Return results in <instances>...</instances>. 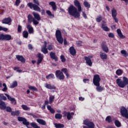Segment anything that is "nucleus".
I'll use <instances>...</instances> for the list:
<instances>
[{
    "label": "nucleus",
    "mask_w": 128,
    "mask_h": 128,
    "mask_svg": "<svg viewBox=\"0 0 128 128\" xmlns=\"http://www.w3.org/2000/svg\"><path fill=\"white\" fill-rule=\"evenodd\" d=\"M44 87L48 90H56V87L54 85H52L50 84H48V83H46L44 84Z\"/></svg>",
    "instance_id": "18"
},
{
    "label": "nucleus",
    "mask_w": 128,
    "mask_h": 128,
    "mask_svg": "<svg viewBox=\"0 0 128 128\" xmlns=\"http://www.w3.org/2000/svg\"><path fill=\"white\" fill-rule=\"evenodd\" d=\"M112 16L114 20H115V22H118V19L116 18L118 12H116V9L113 8L112 10Z\"/></svg>",
    "instance_id": "12"
},
{
    "label": "nucleus",
    "mask_w": 128,
    "mask_h": 128,
    "mask_svg": "<svg viewBox=\"0 0 128 128\" xmlns=\"http://www.w3.org/2000/svg\"><path fill=\"white\" fill-rule=\"evenodd\" d=\"M22 28L20 25H18V34H20V32H22Z\"/></svg>",
    "instance_id": "55"
},
{
    "label": "nucleus",
    "mask_w": 128,
    "mask_h": 128,
    "mask_svg": "<svg viewBox=\"0 0 128 128\" xmlns=\"http://www.w3.org/2000/svg\"><path fill=\"white\" fill-rule=\"evenodd\" d=\"M36 122L39 124H41L42 126H46V122L44 120L40 118L36 119Z\"/></svg>",
    "instance_id": "24"
},
{
    "label": "nucleus",
    "mask_w": 128,
    "mask_h": 128,
    "mask_svg": "<svg viewBox=\"0 0 128 128\" xmlns=\"http://www.w3.org/2000/svg\"><path fill=\"white\" fill-rule=\"evenodd\" d=\"M116 74L117 76H122V74H124V72L122 71V70H120V69H118L116 70Z\"/></svg>",
    "instance_id": "41"
},
{
    "label": "nucleus",
    "mask_w": 128,
    "mask_h": 128,
    "mask_svg": "<svg viewBox=\"0 0 128 128\" xmlns=\"http://www.w3.org/2000/svg\"><path fill=\"white\" fill-rule=\"evenodd\" d=\"M28 88H30L31 90H34V92H38V88L34 86H29Z\"/></svg>",
    "instance_id": "47"
},
{
    "label": "nucleus",
    "mask_w": 128,
    "mask_h": 128,
    "mask_svg": "<svg viewBox=\"0 0 128 128\" xmlns=\"http://www.w3.org/2000/svg\"><path fill=\"white\" fill-rule=\"evenodd\" d=\"M76 44L78 46H82V42L81 40L76 41Z\"/></svg>",
    "instance_id": "56"
},
{
    "label": "nucleus",
    "mask_w": 128,
    "mask_h": 128,
    "mask_svg": "<svg viewBox=\"0 0 128 128\" xmlns=\"http://www.w3.org/2000/svg\"><path fill=\"white\" fill-rule=\"evenodd\" d=\"M6 103L2 100H0V109L6 110Z\"/></svg>",
    "instance_id": "25"
},
{
    "label": "nucleus",
    "mask_w": 128,
    "mask_h": 128,
    "mask_svg": "<svg viewBox=\"0 0 128 128\" xmlns=\"http://www.w3.org/2000/svg\"><path fill=\"white\" fill-rule=\"evenodd\" d=\"M26 28L28 29L29 34H34V28L30 24H28L26 26Z\"/></svg>",
    "instance_id": "27"
},
{
    "label": "nucleus",
    "mask_w": 128,
    "mask_h": 128,
    "mask_svg": "<svg viewBox=\"0 0 128 128\" xmlns=\"http://www.w3.org/2000/svg\"><path fill=\"white\" fill-rule=\"evenodd\" d=\"M47 108L48 110H50V112H51V114H54V112H56V110H54V109L52 108V106L48 105L47 106Z\"/></svg>",
    "instance_id": "36"
},
{
    "label": "nucleus",
    "mask_w": 128,
    "mask_h": 128,
    "mask_svg": "<svg viewBox=\"0 0 128 128\" xmlns=\"http://www.w3.org/2000/svg\"><path fill=\"white\" fill-rule=\"evenodd\" d=\"M36 58H38L36 64L38 66L40 64H42V60H44V55L42 54H41L40 53H38L36 55Z\"/></svg>",
    "instance_id": "14"
},
{
    "label": "nucleus",
    "mask_w": 128,
    "mask_h": 128,
    "mask_svg": "<svg viewBox=\"0 0 128 128\" xmlns=\"http://www.w3.org/2000/svg\"><path fill=\"white\" fill-rule=\"evenodd\" d=\"M72 118V116H71L70 112H68L67 114V119L68 120H70Z\"/></svg>",
    "instance_id": "51"
},
{
    "label": "nucleus",
    "mask_w": 128,
    "mask_h": 128,
    "mask_svg": "<svg viewBox=\"0 0 128 128\" xmlns=\"http://www.w3.org/2000/svg\"><path fill=\"white\" fill-rule=\"evenodd\" d=\"M56 128H64V125L62 124L56 123L54 124Z\"/></svg>",
    "instance_id": "34"
},
{
    "label": "nucleus",
    "mask_w": 128,
    "mask_h": 128,
    "mask_svg": "<svg viewBox=\"0 0 128 128\" xmlns=\"http://www.w3.org/2000/svg\"><path fill=\"white\" fill-rule=\"evenodd\" d=\"M50 6H52V8L54 12H56V2H51L49 3Z\"/></svg>",
    "instance_id": "30"
},
{
    "label": "nucleus",
    "mask_w": 128,
    "mask_h": 128,
    "mask_svg": "<svg viewBox=\"0 0 128 128\" xmlns=\"http://www.w3.org/2000/svg\"><path fill=\"white\" fill-rule=\"evenodd\" d=\"M6 112H12V108L10 107V106H7L6 107Z\"/></svg>",
    "instance_id": "59"
},
{
    "label": "nucleus",
    "mask_w": 128,
    "mask_h": 128,
    "mask_svg": "<svg viewBox=\"0 0 128 128\" xmlns=\"http://www.w3.org/2000/svg\"><path fill=\"white\" fill-rule=\"evenodd\" d=\"M55 75L56 78H58V80H64V75L60 70H56L55 72Z\"/></svg>",
    "instance_id": "9"
},
{
    "label": "nucleus",
    "mask_w": 128,
    "mask_h": 128,
    "mask_svg": "<svg viewBox=\"0 0 128 128\" xmlns=\"http://www.w3.org/2000/svg\"><path fill=\"white\" fill-rule=\"evenodd\" d=\"M20 4V0H16L15 2V4L16 6H18Z\"/></svg>",
    "instance_id": "61"
},
{
    "label": "nucleus",
    "mask_w": 128,
    "mask_h": 128,
    "mask_svg": "<svg viewBox=\"0 0 128 128\" xmlns=\"http://www.w3.org/2000/svg\"><path fill=\"white\" fill-rule=\"evenodd\" d=\"M33 2H28L27 4L28 7L30 10H34L35 12H42L40 8V2L38 0H32Z\"/></svg>",
    "instance_id": "2"
},
{
    "label": "nucleus",
    "mask_w": 128,
    "mask_h": 128,
    "mask_svg": "<svg viewBox=\"0 0 128 128\" xmlns=\"http://www.w3.org/2000/svg\"><path fill=\"white\" fill-rule=\"evenodd\" d=\"M84 124L86 126H83V128H94L95 125L94 122H90L88 120H86L84 121Z\"/></svg>",
    "instance_id": "7"
},
{
    "label": "nucleus",
    "mask_w": 128,
    "mask_h": 128,
    "mask_svg": "<svg viewBox=\"0 0 128 128\" xmlns=\"http://www.w3.org/2000/svg\"><path fill=\"white\" fill-rule=\"evenodd\" d=\"M114 124L116 128H120L122 126V124L118 120H115Z\"/></svg>",
    "instance_id": "38"
},
{
    "label": "nucleus",
    "mask_w": 128,
    "mask_h": 128,
    "mask_svg": "<svg viewBox=\"0 0 128 128\" xmlns=\"http://www.w3.org/2000/svg\"><path fill=\"white\" fill-rule=\"evenodd\" d=\"M0 98H2L3 100H6V97L4 96L3 94H0Z\"/></svg>",
    "instance_id": "58"
},
{
    "label": "nucleus",
    "mask_w": 128,
    "mask_h": 128,
    "mask_svg": "<svg viewBox=\"0 0 128 128\" xmlns=\"http://www.w3.org/2000/svg\"><path fill=\"white\" fill-rule=\"evenodd\" d=\"M121 54H123L125 58H126L127 56H128V52H126V50H122Z\"/></svg>",
    "instance_id": "45"
},
{
    "label": "nucleus",
    "mask_w": 128,
    "mask_h": 128,
    "mask_svg": "<svg viewBox=\"0 0 128 128\" xmlns=\"http://www.w3.org/2000/svg\"><path fill=\"white\" fill-rule=\"evenodd\" d=\"M116 32L119 38H126V36L122 34V30H120V29H118L116 30Z\"/></svg>",
    "instance_id": "28"
},
{
    "label": "nucleus",
    "mask_w": 128,
    "mask_h": 128,
    "mask_svg": "<svg viewBox=\"0 0 128 128\" xmlns=\"http://www.w3.org/2000/svg\"><path fill=\"white\" fill-rule=\"evenodd\" d=\"M74 6L77 8L78 10V12H82V6L80 5V3L78 0H74Z\"/></svg>",
    "instance_id": "15"
},
{
    "label": "nucleus",
    "mask_w": 128,
    "mask_h": 128,
    "mask_svg": "<svg viewBox=\"0 0 128 128\" xmlns=\"http://www.w3.org/2000/svg\"><path fill=\"white\" fill-rule=\"evenodd\" d=\"M3 30L4 32H6L7 30H8V28H4L2 26H0V32Z\"/></svg>",
    "instance_id": "57"
},
{
    "label": "nucleus",
    "mask_w": 128,
    "mask_h": 128,
    "mask_svg": "<svg viewBox=\"0 0 128 128\" xmlns=\"http://www.w3.org/2000/svg\"><path fill=\"white\" fill-rule=\"evenodd\" d=\"M46 80H54L56 78V76H54V74H50L46 76Z\"/></svg>",
    "instance_id": "31"
},
{
    "label": "nucleus",
    "mask_w": 128,
    "mask_h": 128,
    "mask_svg": "<svg viewBox=\"0 0 128 128\" xmlns=\"http://www.w3.org/2000/svg\"><path fill=\"white\" fill-rule=\"evenodd\" d=\"M56 40L60 44H62L64 42V38H62V32L60 30H56Z\"/></svg>",
    "instance_id": "6"
},
{
    "label": "nucleus",
    "mask_w": 128,
    "mask_h": 128,
    "mask_svg": "<svg viewBox=\"0 0 128 128\" xmlns=\"http://www.w3.org/2000/svg\"><path fill=\"white\" fill-rule=\"evenodd\" d=\"M120 112L123 118H126L128 120V111L126 107L124 106H121Z\"/></svg>",
    "instance_id": "8"
},
{
    "label": "nucleus",
    "mask_w": 128,
    "mask_h": 128,
    "mask_svg": "<svg viewBox=\"0 0 128 128\" xmlns=\"http://www.w3.org/2000/svg\"><path fill=\"white\" fill-rule=\"evenodd\" d=\"M68 12L70 16H74L76 18H78L80 16V13L78 11L76 8L73 5L70 6L68 8Z\"/></svg>",
    "instance_id": "3"
},
{
    "label": "nucleus",
    "mask_w": 128,
    "mask_h": 128,
    "mask_svg": "<svg viewBox=\"0 0 128 128\" xmlns=\"http://www.w3.org/2000/svg\"><path fill=\"white\" fill-rule=\"evenodd\" d=\"M14 38L8 34H0V40L4 42H8L9 40H12Z\"/></svg>",
    "instance_id": "5"
},
{
    "label": "nucleus",
    "mask_w": 128,
    "mask_h": 128,
    "mask_svg": "<svg viewBox=\"0 0 128 128\" xmlns=\"http://www.w3.org/2000/svg\"><path fill=\"white\" fill-rule=\"evenodd\" d=\"M34 18L32 17V15L28 14V24H32Z\"/></svg>",
    "instance_id": "35"
},
{
    "label": "nucleus",
    "mask_w": 128,
    "mask_h": 128,
    "mask_svg": "<svg viewBox=\"0 0 128 128\" xmlns=\"http://www.w3.org/2000/svg\"><path fill=\"white\" fill-rule=\"evenodd\" d=\"M20 110L17 111H12L11 112V115L12 116H20Z\"/></svg>",
    "instance_id": "33"
},
{
    "label": "nucleus",
    "mask_w": 128,
    "mask_h": 128,
    "mask_svg": "<svg viewBox=\"0 0 128 128\" xmlns=\"http://www.w3.org/2000/svg\"><path fill=\"white\" fill-rule=\"evenodd\" d=\"M54 96H50V98H49L50 104H52V102H54Z\"/></svg>",
    "instance_id": "48"
},
{
    "label": "nucleus",
    "mask_w": 128,
    "mask_h": 128,
    "mask_svg": "<svg viewBox=\"0 0 128 128\" xmlns=\"http://www.w3.org/2000/svg\"><path fill=\"white\" fill-rule=\"evenodd\" d=\"M32 22L34 24V26H38V24H40V22H38V20H36L34 18H33V20Z\"/></svg>",
    "instance_id": "52"
},
{
    "label": "nucleus",
    "mask_w": 128,
    "mask_h": 128,
    "mask_svg": "<svg viewBox=\"0 0 128 128\" xmlns=\"http://www.w3.org/2000/svg\"><path fill=\"white\" fill-rule=\"evenodd\" d=\"M12 22V18L10 17H8L7 18H4L2 20V24H10Z\"/></svg>",
    "instance_id": "16"
},
{
    "label": "nucleus",
    "mask_w": 128,
    "mask_h": 128,
    "mask_svg": "<svg viewBox=\"0 0 128 128\" xmlns=\"http://www.w3.org/2000/svg\"><path fill=\"white\" fill-rule=\"evenodd\" d=\"M27 114L28 116H32L33 118H36V115H34V114L32 113H30V112H28L27 113Z\"/></svg>",
    "instance_id": "64"
},
{
    "label": "nucleus",
    "mask_w": 128,
    "mask_h": 128,
    "mask_svg": "<svg viewBox=\"0 0 128 128\" xmlns=\"http://www.w3.org/2000/svg\"><path fill=\"white\" fill-rule=\"evenodd\" d=\"M102 28L104 30V32H110V29L108 26H106V22L104 21L102 22Z\"/></svg>",
    "instance_id": "21"
},
{
    "label": "nucleus",
    "mask_w": 128,
    "mask_h": 128,
    "mask_svg": "<svg viewBox=\"0 0 128 128\" xmlns=\"http://www.w3.org/2000/svg\"><path fill=\"white\" fill-rule=\"evenodd\" d=\"M18 86V82L16 81H14L12 84L10 86V88H14Z\"/></svg>",
    "instance_id": "39"
},
{
    "label": "nucleus",
    "mask_w": 128,
    "mask_h": 128,
    "mask_svg": "<svg viewBox=\"0 0 128 128\" xmlns=\"http://www.w3.org/2000/svg\"><path fill=\"white\" fill-rule=\"evenodd\" d=\"M50 58H52V60H54L55 62H58V56L56 55V53L54 52H50Z\"/></svg>",
    "instance_id": "19"
},
{
    "label": "nucleus",
    "mask_w": 128,
    "mask_h": 128,
    "mask_svg": "<svg viewBox=\"0 0 128 128\" xmlns=\"http://www.w3.org/2000/svg\"><path fill=\"white\" fill-rule=\"evenodd\" d=\"M68 112H66V111H64L63 112V118H66V116H68Z\"/></svg>",
    "instance_id": "63"
},
{
    "label": "nucleus",
    "mask_w": 128,
    "mask_h": 128,
    "mask_svg": "<svg viewBox=\"0 0 128 128\" xmlns=\"http://www.w3.org/2000/svg\"><path fill=\"white\" fill-rule=\"evenodd\" d=\"M41 52H43V54H48V50L47 48H42Z\"/></svg>",
    "instance_id": "44"
},
{
    "label": "nucleus",
    "mask_w": 128,
    "mask_h": 128,
    "mask_svg": "<svg viewBox=\"0 0 128 128\" xmlns=\"http://www.w3.org/2000/svg\"><path fill=\"white\" fill-rule=\"evenodd\" d=\"M5 96H6L7 97L8 100L10 102V104H14V106H16V98H12L10 96L8 95V94H5Z\"/></svg>",
    "instance_id": "11"
},
{
    "label": "nucleus",
    "mask_w": 128,
    "mask_h": 128,
    "mask_svg": "<svg viewBox=\"0 0 128 128\" xmlns=\"http://www.w3.org/2000/svg\"><path fill=\"white\" fill-rule=\"evenodd\" d=\"M61 72H64V74H66L67 78L70 77V74H68V68H62L61 70Z\"/></svg>",
    "instance_id": "29"
},
{
    "label": "nucleus",
    "mask_w": 128,
    "mask_h": 128,
    "mask_svg": "<svg viewBox=\"0 0 128 128\" xmlns=\"http://www.w3.org/2000/svg\"><path fill=\"white\" fill-rule=\"evenodd\" d=\"M22 110H30V108L29 107H28V106L25 104H22Z\"/></svg>",
    "instance_id": "43"
},
{
    "label": "nucleus",
    "mask_w": 128,
    "mask_h": 128,
    "mask_svg": "<svg viewBox=\"0 0 128 128\" xmlns=\"http://www.w3.org/2000/svg\"><path fill=\"white\" fill-rule=\"evenodd\" d=\"M46 14H48V16H52L53 18H54V15L52 14V12H50L48 10H47L46 11Z\"/></svg>",
    "instance_id": "49"
},
{
    "label": "nucleus",
    "mask_w": 128,
    "mask_h": 128,
    "mask_svg": "<svg viewBox=\"0 0 128 128\" xmlns=\"http://www.w3.org/2000/svg\"><path fill=\"white\" fill-rule=\"evenodd\" d=\"M102 20V18L101 16H98L96 18V22H100Z\"/></svg>",
    "instance_id": "54"
},
{
    "label": "nucleus",
    "mask_w": 128,
    "mask_h": 128,
    "mask_svg": "<svg viewBox=\"0 0 128 128\" xmlns=\"http://www.w3.org/2000/svg\"><path fill=\"white\" fill-rule=\"evenodd\" d=\"M60 59L61 60L62 62H66V58L64 57V56L61 55L60 56Z\"/></svg>",
    "instance_id": "50"
},
{
    "label": "nucleus",
    "mask_w": 128,
    "mask_h": 128,
    "mask_svg": "<svg viewBox=\"0 0 128 128\" xmlns=\"http://www.w3.org/2000/svg\"><path fill=\"white\" fill-rule=\"evenodd\" d=\"M101 48L105 52H108V48L106 46V42L103 41L101 44Z\"/></svg>",
    "instance_id": "13"
},
{
    "label": "nucleus",
    "mask_w": 128,
    "mask_h": 128,
    "mask_svg": "<svg viewBox=\"0 0 128 128\" xmlns=\"http://www.w3.org/2000/svg\"><path fill=\"white\" fill-rule=\"evenodd\" d=\"M108 38H114V33L110 32L108 34Z\"/></svg>",
    "instance_id": "62"
},
{
    "label": "nucleus",
    "mask_w": 128,
    "mask_h": 128,
    "mask_svg": "<svg viewBox=\"0 0 128 128\" xmlns=\"http://www.w3.org/2000/svg\"><path fill=\"white\" fill-rule=\"evenodd\" d=\"M84 5L85 8H90V3L86 1H84Z\"/></svg>",
    "instance_id": "46"
},
{
    "label": "nucleus",
    "mask_w": 128,
    "mask_h": 128,
    "mask_svg": "<svg viewBox=\"0 0 128 128\" xmlns=\"http://www.w3.org/2000/svg\"><path fill=\"white\" fill-rule=\"evenodd\" d=\"M106 122H107L108 124H110L112 122V119L111 116H107L105 119Z\"/></svg>",
    "instance_id": "37"
},
{
    "label": "nucleus",
    "mask_w": 128,
    "mask_h": 128,
    "mask_svg": "<svg viewBox=\"0 0 128 128\" xmlns=\"http://www.w3.org/2000/svg\"><path fill=\"white\" fill-rule=\"evenodd\" d=\"M20 68L18 67H14V70H16V72H22V70H18Z\"/></svg>",
    "instance_id": "60"
},
{
    "label": "nucleus",
    "mask_w": 128,
    "mask_h": 128,
    "mask_svg": "<svg viewBox=\"0 0 128 128\" xmlns=\"http://www.w3.org/2000/svg\"><path fill=\"white\" fill-rule=\"evenodd\" d=\"M100 75L96 74L94 75L93 78V84L94 86H98L100 84Z\"/></svg>",
    "instance_id": "10"
},
{
    "label": "nucleus",
    "mask_w": 128,
    "mask_h": 128,
    "mask_svg": "<svg viewBox=\"0 0 128 128\" xmlns=\"http://www.w3.org/2000/svg\"><path fill=\"white\" fill-rule=\"evenodd\" d=\"M32 14L34 18V19L36 20L38 22L40 21V20L41 18L40 16V14H38V13L36 12H33Z\"/></svg>",
    "instance_id": "22"
},
{
    "label": "nucleus",
    "mask_w": 128,
    "mask_h": 128,
    "mask_svg": "<svg viewBox=\"0 0 128 128\" xmlns=\"http://www.w3.org/2000/svg\"><path fill=\"white\" fill-rule=\"evenodd\" d=\"M53 46H52V44H48L47 47V50H54Z\"/></svg>",
    "instance_id": "53"
},
{
    "label": "nucleus",
    "mask_w": 128,
    "mask_h": 128,
    "mask_svg": "<svg viewBox=\"0 0 128 128\" xmlns=\"http://www.w3.org/2000/svg\"><path fill=\"white\" fill-rule=\"evenodd\" d=\"M84 60L86 62V64L89 66H92V59H90L86 56H84Z\"/></svg>",
    "instance_id": "17"
},
{
    "label": "nucleus",
    "mask_w": 128,
    "mask_h": 128,
    "mask_svg": "<svg viewBox=\"0 0 128 128\" xmlns=\"http://www.w3.org/2000/svg\"><path fill=\"white\" fill-rule=\"evenodd\" d=\"M96 86V90L97 92H102V91L104 90V88L102 87L100 84L98 86Z\"/></svg>",
    "instance_id": "32"
},
{
    "label": "nucleus",
    "mask_w": 128,
    "mask_h": 128,
    "mask_svg": "<svg viewBox=\"0 0 128 128\" xmlns=\"http://www.w3.org/2000/svg\"><path fill=\"white\" fill-rule=\"evenodd\" d=\"M16 58L18 60L19 62H22L23 64H24L26 62V59L22 56L20 55H16Z\"/></svg>",
    "instance_id": "20"
},
{
    "label": "nucleus",
    "mask_w": 128,
    "mask_h": 128,
    "mask_svg": "<svg viewBox=\"0 0 128 128\" xmlns=\"http://www.w3.org/2000/svg\"><path fill=\"white\" fill-rule=\"evenodd\" d=\"M22 36L24 38H28V32L26 30H24L22 32Z\"/></svg>",
    "instance_id": "42"
},
{
    "label": "nucleus",
    "mask_w": 128,
    "mask_h": 128,
    "mask_svg": "<svg viewBox=\"0 0 128 128\" xmlns=\"http://www.w3.org/2000/svg\"><path fill=\"white\" fill-rule=\"evenodd\" d=\"M116 83L119 88H124L127 86V90H128V78L126 76L122 77V80L120 78H118L116 80Z\"/></svg>",
    "instance_id": "4"
},
{
    "label": "nucleus",
    "mask_w": 128,
    "mask_h": 128,
    "mask_svg": "<svg viewBox=\"0 0 128 128\" xmlns=\"http://www.w3.org/2000/svg\"><path fill=\"white\" fill-rule=\"evenodd\" d=\"M100 56L101 60H106L108 58V55L104 52H100Z\"/></svg>",
    "instance_id": "26"
},
{
    "label": "nucleus",
    "mask_w": 128,
    "mask_h": 128,
    "mask_svg": "<svg viewBox=\"0 0 128 128\" xmlns=\"http://www.w3.org/2000/svg\"><path fill=\"white\" fill-rule=\"evenodd\" d=\"M70 52L72 56H76V50L74 49V47L72 46L70 48Z\"/></svg>",
    "instance_id": "23"
},
{
    "label": "nucleus",
    "mask_w": 128,
    "mask_h": 128,
    "mask_svg": "<svg viewBox=\"0 0 128 128\" xmlns=\"http://www.w3.org/2000/svg\"><path fill=\"white\" fill-rule=\"evenodd\" d=\"M62 115L60 113H58L55 114V118L56 120H62Z\"/></svg>",
    "instance_id": "40"
},
{
    "label": "nucleus",
    "mask_w": 128,
    "mask_h": 128,
    "mask_svg": "<svg viewBox=\"0 0 128 128\" xmlns=\"http://www.w3.org/2000/svg\"><path fill=\"white\" fill-rule=\"evenodd\" d=\"M18 122H22L23 124L26 126L28 128H40V126H38L36 122L30 123L26 118L18 116Z\"/></svg>",
    "instance_id": "1"
}]
</instances>
